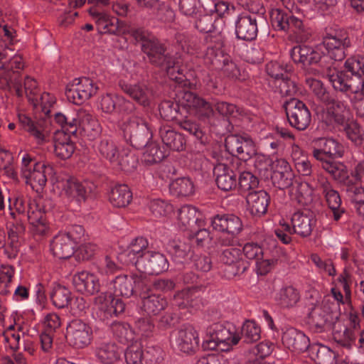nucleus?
Wrapping results in <instances>:
<instances>
[{"instance_id": "11", "label": "nucleus", "mask_w": 364, "mask_h": 364, "mask_svg": "<svg viewBox=\"0 0 364 364\" xmlns=\"http://www.w3.org/2000/svg\"><path fill=\"white\" fill-rule=\"evenodd\" d=\"M289 124L299 131L305 130L311 121V112L301 100L291 97L283 105Z\"/></svg>"}, {"instance_id": "8", "label": "nucleus", "mask_w": 364, "mask_h": 364, "mask_svg": "<svg viewBox=\"0 0 364 364\" xmlns=\"http://www.w3.org/2000/svg\"><path fill=\"white\" fill-rule=\"evenodd\" d=\"M46 168L43 163L36 161L29 154H25L22 159V176L26 183L36 192L41 191L46 184Z\"/></svg>"}, {"instance_id": "58", "label": "nucleus", "mask_w": 364, "mask_h": 364, "mask_svg": "<svg viewBox=\"0 0 364 364\" xmlns=\"http://www.w3.org/2000/svg\"><path fill=\"white\" fill-rule=\"evenodd\" d=\"M217 46L218 48L213 46L208 47L204 57L205 63L213 66L215 69L221 67V59H223L225 58L224 56L227 55V54L223 53L220 49V47L223 46V41L221 39L217 42Z\"/></svg>"}, {"instance_id": "57", "label": "nucleus", "mask_w": 364, "mask_h": 364, "mask_svg": "<svg viewBox=\"0 0 364 364\" xmlns=\"http://www.w3.org/2000/svg\"><path fill=\"white\" fill-rule=\"evenodd\" d=\"M112 330L114 336L122 343L128 344L134 339V332L128 323L115 322L112 325Z\"/></svg>"}, {"instance_id": "46", "label": "nucleus", "mask_w": 364, "mask_h": 364, "mask_svg": "<svg viewBox=\"0 0 364 364\" xmlns=\"http://www.w3.org/2000/svg\"><path fill=\"white\" fill-rule=\"evenodd\" d=\"M166 248L175 262H183L191 252L192 246L189 242L173 240L168 242Z\"/></svg>"}, {"instance_id": "64", "label": "nucleus", "mask_w": 364, "mask_h": 364, "mask_svg": "<svg viewBox=\"0 0 364 364\" xmlns=\"http://www.w3.org/2000/svg\"><path fill=\"white\" fill-rule=\"evenodd\" d=\"M337 355L326 346L317 347L314 360L316 364H336Z\"/></svg>"}, {"instance_id": "17", "label": "nucleus", "mask_w": 364, "mask_h": 364, "mask_svg": "<svg viewBox=\"0 0 364 364\" xmlns=\"http://www.w3.org/2000/svg\"><path fill=\"white\" fill-rule=\"evenodd\" d=\"M291 222L294 228V233L301 237H307L311 235L317 220L315 213L305 208L295 212L291 216Z\"/></svg>"}, {"instance_id": "24", "label": "nucleus", "mask_w": 364, "mask_h": 364, "mask_svg": "<svg viewBox=\"0 0 364 364\" xmlns=\"http://www.w3.org/2000/svg\"><path fill=\"white\" fill-rule=\"evenodd\" d=\"M73 284L77 291L88 295H93L100 289L97 277L85 271L75 274L73 277Z\"/></svg>"}, {"instance_id": "23", "label": "nucleus", "mask_w": 364, "mask_h": 364, "mask_svg": "<svg viewBox=\"0 0 364 364\" xmlns=\"http://www.w3.org/2000/svg\"><path fill=\"white\" fill-rule=\"evenodd\" d=\"M283 344L290 350L300 353L306 351L310 345L309 338L294 328L287 329L282 335Z\"/></svg>"}, {"instance_id": "19", "label": "nucleus", "mask_w": 364, "mask_h": 364, "mask_svg": "<svg viewBox=\"0 0 364 364\" xmlns=\"http://www.w3.org/2000/svg\"><path fill=\"white\" fill-rule=\"evenodd\" d=\"M198 333L191 326H184L180 328L175 338L176 348L184 353H194L198 348Z\"/></svg>"}, {"instance_id": "38", "label": "nucleus", "mask_w": 364, "mask_h": 364, "mask_svg": "<svg viewBox=\"0 0 364 364\" xmlns=\"http://www.w3.org/2000/svg\"><path fill=\"white\" fill-rule=\"evenodd\" d=\"M75 149L74 143L65 132L56 135L54 141V152L61 159H68L72 156Z\"/></svg>"}, {"instance_id": "18", "label": "nucleus", "mask_w": 364, "mask_h": 364, "mask_svg": "<svg viewBox=\"0 0 364 364\" xmlns=\"http://www.w3.org/2000/svg\"><path fill=\"white\" fill-rule=\"evenodd\" d=\"M178 98L182 104L183 110L185 107L192 109L201 116L210 117L214 113L213 106L197 94L183 90L180 92Z\"/></svg>"}, {"instance_id": "60", "label": "nucleus", "mask_w": 364, "mask_h": 364, "mask_svg": "<svg viewBox=\"0 0 364 364\" xmlns=\"http://www.w3.org/2000/svg\"><path fill=\"white\" fill-rule=\"evenodd\" d=\"M216 16L212 14L200 15L195 21L194 27L200 33H213L215 30Z\"/></svg>"}, {"instance_id": "31", "label": "nucleus", "mask_w": 364, "mask_h": 364, "mask_svg": "<svg viewBox=\"0 0 364 364\" xmlns=\"http://www.w3.org/2000/svg\"><path fill=\"white\" fill-rule=\"evenodd\" d=\"M122 353L123 350L113 342L102 343L95 349V355L102 364L116 363Z\"/></svg>"}, {"instance_id": "45", "label": "nucleus", "mask_w": 364, "mask_h": 364, "mask_svg": "<svg viewBox=\"0 0 364 364\" xmlns=\"http://www.w3.org/2000/svg\"><path fill=\"white\" fill-rule=\"evenodd\" d=\"M276 301L282 308L294 307L299 301L300 295L296 289L292 286L282 288L277 294Z\"/></svg>"}, {"instance_id": "6", "label": "nucleus", "mask_w": 364, "mask_h": 364, "mask_svg": "<svg viewBox=\"0 0 364 364\" xmlns=\"http://www.w3.org/2000/svg\"><path fill=\"white\" fill-rule=\"evenodd\" d=\"M124 137L133 147H145L152 136L146 123L141 118L132 116L122 125Z\"/></svg>"}, {"instance_id": "36", "label": "nucleus", "mask_w": 364, "mask_h": 364, "mask_svg": "<svg viewBox=\"0 0 364 364\" xmlns=\"http://www.w3.org/2000/svg\"><path fill=\"white\" fill-rule=\"evenodd\" d=\"M173 304L179 309L191 311V309L199 306L200 299L193 289L188 288L176 292L173 296Z\"/></svg>"}, {"instance_id": "47", "label": "nucleus", "mask_w": 364, "mask_h": 364, "mask_svg": "<svg viewBox=\"0 0 364 364\" xmlns=\"http://www.w3.org/2000/svg\"><path fill=\"white\" fill-rule=\"evenodd\" d=\"M112 164L124 172H132L137 167L138 159L133 151L122 150Z\"/></svg>"}, {"instance_id": "49", "label": "nucleus", "mask_w": 364, "mask_h": 364, "mask_svg": "<svg viewBox=\"0 0 364 364\" xmlns=\"http://www.w3.org/2000/svg\"><path fill=\"white\" fill-rule=\"evenodd\" d=\"M72 293L67 287L57 284L50 292V299L53 304L58 308L68 307L72 301Z\"/></svg>"}, {"instance_id": "50", "label": "nucleus", "mask_w": 364, "mask_h": 364, "mask_svg": "<svg viewBox=\"0 0 364 364\" xmlns=\"http://www.w3.org/2000/svg\"><path fill=\"white\" fill-rule=\"evenodd\" d=\"M18 122L22 128L30 135L36 139L38 142H42L45 139L43 134V129L42 126L24 114H19L18 115Z\"/></svg>"}, {"instance_id": "16", "label": "nucleus", "mask_w": 364, "mask_h": 364, "mask_svg": "<svg viewBox=\"0 0 364 364\" xmlns=\"http://www.w3.org/2000/svg\"><path fill=\"white\" fill-rule=\"evenodd\" d=\"M136 268L149 274H159L168 268V262L163 254L159 252L146 251L136 258Z\"/></svg>"}, {"instance_id": "28", "label": "nucleus", "mask_w": 364, "mask_h": 364, "mask_svg": "<svg viewBox=\"0 0 364 364\" xmlns=\"http://www.w3.org/2000/svg\"><path fill=\"white\" fill-rule=\"evenodd\" d=\"M250 213L257 217L264 215L270 202V196L264 190L250 191L246 197Z\"/></svg>"}, {"instance_id": "33", "label": "nucleus", "mask_w": 364, "mask_h": 364, "mask_svg": "<svg viewBox=\"0 0 364 364\" xmlns=\"http://www.w3.org/2000/svg\"><path fill=\"white\" fill-rule=\"evenodd\" d=\"M74 243L64 233L54 237L50 243V250L53 255L60 259L70 257L74 253Z\"/></svg>"}, {"instance_id": "30", "label": "nucleus", "mask_w": 364, "mask_h": 364, "mask_svg": "<svg viewBox=\"0 0 364 364\" xmlns=\"http://www.w3.org/2000/svg\"><path fill=\"white\" fill-rule=\"evenodd\" d=\"M119 86L122 91L141 105L148 106L151 97V90L144 85H132L124 80L119 81Z\"/></svg>"}, {"instance_id": "61", "label": "nucleus", "mask_w": 364, "mask_h": 364, "mask_svg": "<svg viewBox=\"0 0 364 364\" xmlns=\"http://www.w3.org/2000/svg\"><path fill=\"white\" fill-rule=\"evenodd\" d=\"M241 334L244 342L255 343L260 338V328L255 321H247L242 325Z\"/></svg>"}, {"instance_id": "9", "label": "nucleus", "mask_w": 364, "mask_h": 364, "mask_svg": "<svg viewBox=\"0 0 364 364\" xmlns=\"http://www.w3.org/2000/svg\"><path fill=\"white\" fill-rule=\"evenodd\" d=\"M322 44L327 50V58L335 61L343 60L346 56V50L351 46L348 34L337 30L326 31Z\"/></svg>"}, {"instance_id": "3", "label": "nucleus", "mask_w": 364, "mask_h": 364, "mask_svg": "<svg viewBox=\"0 0 364 364\" xmlns=\"http://www.w3.org/2000/svg\"><path fill=\"white\" fill-rule=\"evenodd\" d=\"M132 37L141 44V50L151 65L159 68L172 63V55L166 44L149 31L138 28L132 31Z\"/></svg>"}, {"instance_id": "42", "label": "nucleus", "mask_w": 364, "mask_h": 364, "mask_svg": "<svg viewBox=\"0 0 364 364\" xmlns=\"http://www.w3.org/2000/svg\"><path fill=\"white\" fill-rule=\"evenodd\" d=\"M6 229L9 240L19 241L25 233L26 226L22 218L10 210L9 215L7 217Z\"/></svg>"}, {"instance_id": "40", "label": "nucleus", "mask_w": 364, "mask_h": 364, "mask_svg": "<svg viewBox=\"0 0 364 364\" xmlns=\"http://www.w3.org/2000/svg\"><path fill=\"white\" fill-rule=\"evenodd\" d=\"M176 124L181 129L194 136L200 144L205 145L208 142V136L206 133L200 125L193 119L182 114L180 117V120H178Z\"/></svg>"}, {"instance_id": "21", "label": "nucleus", "mask_w": 364, "mask_h": 364, "mask_svg": "<svg viewBox=\"0 0 364 364\" xmlns=\"http://www.w3.org/2000/svg\"><path fill=\"white\" fill-rule=\"evenodd\" d=\"M272 183L279 189H285L292 185L294 173L289 164L284 159H279L272 163Z\"/></svg>"}, {"instance_id": "14", "label": "nucleus", "mask_w": 364, "mask_h": 364, "mask_svg": "<svg viewBox=\"0 0 364 364\" xmlns=\"http://www.w3.org/2000/svg\"><path fill=\"white\" fill-rule=\"evenodd\" d=\"M333 89L343 93L355 94L359 92L360 84L345 71L339 70L332 65L327 66L323 70Z\"/></svg>"}, {"instance_id": "26", "label": "nucleus", "mask_w": 364, "mask_h": 364, "mask_svg": "<svg viewBox=\"0 0 364 364\" xmlns=\"http://www.w3.org/2000/svg\"><path fill=\"white\" fill-rule=\"evenodd\" d=\"M319 188L324 195L329 208L333 212L334 220L338 221L345 213V210L341 207V199L338 192L333 189L326 178H322L319 182Z\"/></svg>"}, {"instance_id": "54", "label": "nucleus", "mask_w": 364, "mask_h": 364, "mask_svg": "<svg viewBox=\"0 0 364 364\" xmlns=\"http://www.w3.org/2000/svg\"><path fill=\"white\" fill-rule=\"evenodd\" d=\"M146 151L143 154V161L146 165H153L161 162L166 156L165 151L156 143H151L145 146Z\"/></svg>"}, {"instance_id": "1", "label": "nucleus", "mask_w": 364, "mask_h": 364, "mask_svg": "<svg viewBox=\"0 0 364 364\" xmlns=\"http://www.w3.org/2000/svg\"><path fill=\"white\" fill-rule=\"evenodd\" d=\"M306 81L318 100L326 106L322 120L328 125H346L350 116L347 102L338 95L331 94L320 80L306 78Z\"/></svg>"}, {"instance_id": "51", "label": "nucleus", "mask_w": 364, "mask_h": 364, "mask_svg": "<svg viewBox=\"0 0 364 364\" xmlns=\"http://www.w3.org/2000/svg\"><path fill=\"white\" fill-rule=\"evenodd\" d=\"M169 188L171 193L177 197L188 196L194 192L193 181L186 177L176 178L171 183Z\"/></svg>"}, {"instance_id": "22", "label": "nucleus", "mask_w": 364, "mask_h": 364, "mask_svg": "<svg viewBox=\"0 0 364 364\" xmlns=\"http://www.w3.org/2000/svg\"><path fill=\"white\" fill-rule=\"evenodd\" d=\"M257 21L255 16H239L235 21L236 37L246 41L255 40L258 32Z\"/></svg>"}, {"instance_id": "41", "label": "nucleus", "mask_w": 364, "mask_h": 364, "mask_svg": "<svg viewBox=\"0 0 364 364\" xmlns=\"http://www.w3.org/2000/svg\"><path fill=\"white\" fill-rule=\"evenodd\" d=\"M113 294L116 296L129 298L134 294L133 279L127 275H120L113 279L110 284Z\"/></svg>"}, {"instance_id": "59", "label": "nucleus", "mask_w": 364, "mask_h": 364, "mask_svg": "<svg viewBox=\"0 0 364 364\" xmlns=\"http://www.w3.org/2000/svg\"><path fill=\"white\" fill-rule=\"evenodd\" d=\"M14 274V269L10 265H2L0 269V294L7 295L12 292L11 282Z\"/></svg>"}, {"instance_id": "37", "label": "nucleus", "mask_w": 364, "mask_h": 364, "mask_svg": "<svg viewBox=\"0 0 364 364\" xmlns=\"http://www.w3.org/2000/svg\"><path fill=\"white\" fill-rule=\"evenodd\" d=\"M132 199V193L125 184H118L112 188L109 193V200L116 208H124Z\"/></svg>"}, {"instance_id": "48", "label": "nucleus", "mask_w": 364, "mask_h": 364, "mask_svg": "<svg viewBox=\"0 0 364 364\" xmlns=\"http://www.w3.org/2000/svg\"><path fill=\"white\" fill-rule=\"evenodd\" d=\"M96 150L99 154L108 160L111 164L119 155L118 148L114 141L109 137H102L96 144Z\"/></svg>"}, {"instance_id": "55", "label": "nucleus", "mask_w": 364, "mask_h": 364, "mask_svg": "<svg viewBox=\"0 0 364 364\" xmlns=\"http://www.w3.org/2000/svg\"><path fill=\"white\" fill-rule=\"evenodd\" d=\"M345 68L352 75L357 77V82L364 80V55H353L345 62Z\"/></svg>"}, {"instance_id": "2", "label": "nucleus", "mask_w": 364, "mask_h": 364, "mask_svg": "<svg viewBox=\"0 0 364 364\" xmlns=\"http://www.w3.org/2000/svg\"><path fill=\"white\" fill-rule=\"evenodd\" d=\"M282 1L288 11L273 9L270 13L272 26L276 30L292 33L297 41H306L311 36V31L301 18L294 16L295 11H299L298 8L294 9V3L291 0Z\"/></svg>"}, {"instance_id": "63", "label": "nucleus", "mask_w": 364, "mask_h": 364, "mask_svg": "<svg viewBox=\"0 0 364 364\" xmlns=\"http://www.w3.org/2000/svg\"><path fill=\"white\" fill-rule=\"evenodd\" d=\"M127 364H143L144 352L140 343L136 342L131 344L124 353Z\"/></svg>"}, {"instance_id": "10", "label": "nucleus", "mask_w": 364, "mask_h": 364, "mask_svg": "<svg viewBox=\"0 0 364 364\" xmlns=\"http://www.w3.org/2000/svg\"><path fill=\"white\" fill-rule=\"evenodd\" d=\"M293 61L301 66L308 74L316 75L317 70L310 68L313 65L326 62L327 57L315 48L306 46L299 45L293 47L290 52Z\"/></svg>"}, {"instance_id": "15", "label": "nucleus", "mask_w": 364, "mask_h": 364, "mask_svg": "<svg viewBox=\"0 0 364 364\" xmlns=\"http://www.w3.org/2000/svg\"><path fill=\"white\" fill-rule=\"evenodd\" d=\"M92 328L80 319L71 321L67 326L66 340L69 346L81 349L87 346L92 340Z\"/></svg>"}, {"instance_id": "35", "label": "nucleus", "mask_w": 364, "mask_h": 364, "mask_svg": "<svg viewBox=\"0 0 364 364\" xmlns=\"http://www.w3.org/2000/svg\"><path fill=\"white\" fill-rule=\"evenodd\" d=\"M200 213L197 209L191 205H184L178 210V225L183 230H193L198 225L200 226L203 223L198 218Z\"/></svg>"}, {"instance_id": "39", "label": "nucleus", "mask_w": 364, "mask_h": 364, "mask_svg": "<svg viewBox=\"0 0 364 364\" xmlns=\"http://www.w3.org/2000/svg\"><path fill=\"white\" fill-rule=\"evenodd\" d=\"M89 14L95 21L97 29L100 33L112 34L116 18L110 16L105 12L99 11L95 7L89 9Z\"/></svg>"}, {"instance_id": "52", "label": "nucleus", "mask_w": 364, "mask_h": 364, "mask_svg": "<svg viewBox=\"0 0 364 364\" xmlns=\"http://www.w3.org/2000/svg\"><path fill=\"white\" fill-rule=\"evenodd\" d=\"M333 340L343 347L350 348L355 339V331L345 326L338 324L333 331Z\"/></svg>"}, {"instance_id": "29", "label": "nucleus", "mask_w": 364, "mask_h": 364, "mask_svg": "<svg viewBox=\"0 0 364 364\" xmlns=\"http://www.w3.org/2000/svg\"><path fill=\"white\" fill-rule=\"evenodd\" d=\"M60 326V319L58 314L51 313L45 317V330L40 335L41 349L44 352L48 353L52 349L53 334Z\"/></svg>"}, {"instance_id": "32", "label": "nucleus", "mask_w": 364, "mask_h": 364, "mask_svg": "<svg viewBox=\"0 0 364 364\" xmlns=\"http://www.w3.org/2000/svg\"><path fill=\"white\" fill-rule=\"evenodd\" d=\"M14 87L18 97L23 96L21 86V74L18 71L6 70L4 67H0V90H10Z\"/></svg>"}, {"instance_id": "25", "label": "nucleus", "mask_w": 364, "mask_h": 364, "mask_svg": "<svg viewBox=\"0 0 364 364\" xmlns=\"http://www.w3.org/2000/svg\"><path fill=\"white\" fill-rule=\"evenodd\" d=\"M319 148H314L313 156L318 161L341 157L343 154V146L333 139H321L318 141Z\"/></svg>"}, {"instance_id": "5", "label": "nucleus", "mask_w": 364, "mask_h": 364, "mask_svg": "<svg viewBox=\"0 0 364 364\" xmlns=\"http://www.w3.org/2000/svg\"><path fill=\"white\" fill-rule=\"evenodd\" d=\"M336 305L329 299H325L321 304H311L309 306L307 323L315 332L321 333L326 330L338 318L334 311Z\"/></svg>"}, {"instance_id": "43", "label": "nucleus", "mask_w": 364, "mask_h": 364, "mask_svg": "<svg viewBox=\"0 0 364 364\" xmlns=\"http://www.w3.org/2000/svg\"><path fill=\"white\" fill-rule=\"evenodd\" d=\"M141 309L148 315L158 314L167 306V301L159 294H150L142 298Z\"/></svg>"}, {"instance_id": "20", "label": "nucleus", "mask_w": 364, "mask_h": 364, "mask_svg": "<svg viewBox=\"0 0 364 364\" xmlns=\"http://www.w3.org/2000/svg\"><path fill=\"white\" fill-rule=\"evenodd\" d=\"M96 186L87 181L79 182L74 178L67 179L63 183V191L66 196L75 198L78 202L85 201L95 191Z\"/></svg>"}, {"instance_id": "12", "label": "nucleus", "mask_w": 364, "mask_h": 364, "mask_svg": "<svg viewBox=\"0 0 364 364\" xmlns=\"http://www.w3.org/2000/svg\"><path fill=\"white\" fill-rule=\"evenodd\" d=\"M98 87L88 77L74 79L65 89V95L69 101L80 105L97 94Z\"/></svg>"}, {"instance_id": "27", "label": "nucleus", "mask_w": 364, "mask_h": 364, "mask_svg": "<svg viewBox=\"0 0 364 364\" xmlns=\"http://www.w3.org/2000/svg\"><path fill=\"white\" fill-rule=\"evenodd\" d=\"M213 174L217 186L221 191L227 192L236 188L237 176L227 164H216L213 168Z\"/></svg>"}, {"instance_id": "62", "label": "nucleus", "mask_w": 364, "mask_h": 364, "mask_svg": "<svg viewBox=\"0 0 364 364\" xmlns=\"http://www.w3.org/2000/svg\"><path fill=\"white\" fill-rule=\"evenodd\" d=\"M279 93L284 97H292L298 92L296 82L289 77L288 74L275 82Z\"/></svg>"}, {"instance_id": "13", "label": "nucleus", "mask_w": 364, "mask_h": 364, "mask_svg": "<svg viewBox=\"0 0 364 364\" xmlns=\"http://www.w3.org/2000/svg\"><path fill=\"white\" fill-rule=\"evenodd\" d=\"M226 150L243 161H247L257 154L256 145L247 134H232L225 139Z\"/></svg>"}, {"instance_id": "53", "label": "nucleus", "mask_w": 364, "mask_h": 364, "mask_svg": "<svg viewBox=\"0 0 364 364\" xmlns=\"http://www.w3.org/2000/svg\"><path fill=\"white\" fill-rule=\"evenodd\" d=\"M331 159H323V161H319L321 163V167L325 170L331 177L335 180H341L344 178L346 170L347 169L344 164L336 161Z\"/></svg>"}, {"instance_id": "34", "label": "nucleus", "mask_w": 364, "mask_h": 364, "mask_svg": "<svg viewBox=\"0 0 364 364\" xmlns=\"http://www.w3.org/2000/svg\"><path fill=\"white\" fill-rule=\"evenodd\" d=\"M159 135L163 143L170 149L181 151L185 149L186 140L184 136L171 127H161L159 129Z\"/></svg>"}, {"instance_id": "56", "label": "nucleus", "mask_w": 364, "mask_h": 364, "mask_svg": "<svg viewBox=\"0 0 364 364\" xmlns=\"http://www.w3.org/2000/svg\"><path fill=\"white\" fill-rule=\"evenodd\" d=\"M159 112L161 116L167 121L180 120L182 115L181 112L180 105L175 102L166 100L161 103L159 107Z\"/></svg>"}, {"instance_id": "4", "label": "nucleus", "mask_w": 364, "mask_h": 364, "mask_svg": "<svg viewBox=\"0 0 364 364\" xmlns=\"http://www.w3.org/2000/svg\"><path fill=\"white\" fill-rule=\"evenodd\" d=\"M210 223L214 230L224 234L215 239L218 248L235 245V239L243 230L241 218L235 214H217L211 218Z\"/></svg>"}, {"instance_id": "44", "label": "nucleus", "mask_w": 364, "mask_h": 364, "mask_svg": "<svg viewBox=\"0 0 364 364\" xmlns=\"http://www.w3.org/2000/svg\"><path fill=\"white\" fill-rule=\"evenodd\" d=\"M78 124L85 134L94 136L100 132V124L96 118L89 112L80 109L77 112Z\"/></svg>"}, {"instance_id": "7", "label": "nucleus", "mask_w": 364, "mask_h": 364, "mask_svg": "<svg viewBox=\"0 0 364 364\" xmlns=\"http://www.w3.org/2000/svg\"><path fill=\"white\" fill-rule=\"evenodd\" d=\"M225 247L221 250L218 259L225 265L223 276L228 279H231L243 274L248 268V263L242 259L240 249L235 247L234 245Z\"/></svg>"}]
</instances>
